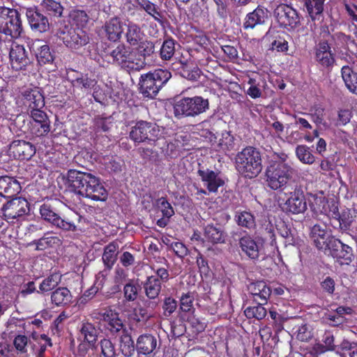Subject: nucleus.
I'll return each mask as SVG.
<instances>
[{
	"instance_id": "obj_47",
	"label": "nucleus",
	"mask_w": 357,
	"mask_h": 357,
	"mask_svg": "<svg viewBox=\"0 0 357 357\" xmlns=\"http://www.w3.org/2000/svg\"><path fill=\"white\" fill-rule=\"evenodd\" d=\"M96 84V82L94 79L89 78L86 75H81L72 80V84L74 87L86 91L92 89Z\"/></svg>"
},
{
	"instance_id": "obj_41",
	"label": "nucleus",
	"mask_w": 357,
	"mask_h": 357,
	"mask_svg": "<svg viewBox=\"0 0 357 357\" xmlns=\"http://www.w3.org/2000/svg\"><path fill=\"white\" fill-rule=\"evenodd\" d=\"M136 348L131 336L127 333V331L121 335L120 337V350L125 356H131Z\"/></svg>"
},
{
	"instance_id": "obj_31",
	"label": "nucleus",
	"mask_w": 357,
	"mask_h": 357,
	"mask_svg": "<svg viewBox=\"0 0 357 357\" xmlns=\"http://www.w3.org/2000/svg\"><path fill=\"white\" fill-rule=\"evenodd\" d=\"M204 236L212 243H223L227 235L221 226L208 225L204 228Z\"/></svg>"
},
{
	"instance_id": "obj_28",
	"label": "nucleus",
	"mask_w": 357,
	"mask_h": 357,
	"mask_svg": "<svg viewBox=\"0 0 357 357\" xmlns=\"http://www.w3.org/2000/svg\"><path fill=\"white\" fill-rule=\"evenodd\" d=\"M24 103L33 109H40L45 105L43 94L38 88L28 89L22 92Z\"/></svg>"
},
{
	"instance_id": "obj_1",
	"label": "nucleus",
	"mask_w": 357,
	"mask_h": 357,
	"mask_svg": "<svg viewBox=\"0 0 357 357\" xmlns=\"http://www.w3.org/2000/svg\"><path fill=\"white\" fill-rule=\"evenodd\" d=\"M284 153H274L265 171L266 185L273 190H283L297 175V170L289 162Z\"/></svg>"
},
{
	"instance_id": "obj_20",
	"label": "nucleus",
	"mask_w": 357,
	"mask_h": 357,
	"mask_svg": "<svg viewBox=\"0 0 357 357\" xmlns=\"http://www.w3.org/2000/svg\"><path fill=\"white\" fill-rule=\"evenodd\" d=\"M135 347L138 355L145 356H154L159 349L156 337L149 333L139 335Z\"/></svg>"
},
{
	"instance_id": "obj_45",
	"label": "nucleus",
	"mask_w": 357,
	"mask_h": 357,
	"mask_svg": "<svg viewBox=\"0 0 357 357\" xmlns=\"http://www.w3.org/2000/svg\"><path fill=\"white\" fill-rule=\"evenodd\" d=\"M41 6L50 15L56 17L62 15L63 8L61 3L56 1L43 0Z\"/></svg>"
},
{
	"instance_id": "obj_29",
	"label": "nucleus",
	"mask_w": 357,
	"mask_h": 357,
	"mask_svg": "<svg viewBox=\"0 0 357 357\" xmlns=\"http://www.w3.org/2000/svg\"><path fill=\"white\" fill-rule=\"evenodd\" d=\"M21 190L20 183L10 176L0 177V196L12 197Z\"/></svg>"
},
{
	"instance_id": "obj_55",
	"label": "nucleus",
	"mask_w": 357,
	"mask_h": 357,
	"mask_svg": "<svg viewBox=\"0 0 357 357\" xmlns=\"http://www.w3.org/2000/svg\"><path fill=\"white\" fill-rule=\"evenodd\" d=\"M59 239L54 236H44L40 238L37 243V248L40 250L45 249L47 247L58 244Z\"/></svg>"
},
{
	"instance_id": "obj_8",
	"label": "nucleus",
	"mask_w": 357,
	"mask_h": 357,
	"mask_svg": "<svg viewBox=\"0 0 357 357\" xmlns=\"http://www.w3.org/2000/svg\"><path fill=\"white\" fill-rule=\"evenodd\" d=\"M160 130L154 123L144 121H139L132 127L130 137L135 143L147 142L152 144L159 137Z\"/></svg>"
},
{
	"instance_id": "obj_17",
	"label": "nucleus",
	"mask_w": 357,
	"mask_h": 357,
	"mask_svg": "<svg viewBox=\"0 0 357 357\" xmlns=\"http://www.w3.org/2000/svg\"><path fill=\"white\" fill-rule=\"evenodd\" d=\"M197 174L208 192L215 193L220 187L225 185V179L219 172L206 168L199 169Z\"/></svg>"
},
{
	"instance_id": "obj_19",
	"label": "nucleus",
	"mask_w": 357,
	"mask_h": 357,
	"mask_svg": "<svg viewBox=\"0 0 357 357\" xmlns=\"http://www.w3.org/2000/svg\"><path fill=\"white\" fill-rule=\"evenodd\" d=\"M11 67L15 70H25L31 64L30 59L23 45L13 44L9 52Z\"/></svg>"
},
{
	"instance_id": "obj_26",
	"label": "nucleus",
	"mask_w": 357,
	"mask_h": 357,
	"mask_svg": "<svg viewBox=\"0 0 357 357\" xmlns=\"http://www.w3.org/2000/svg\"><path fill=\"white\" fill-rule=\"evenodd\" d=\"M268 19V10L258 6L245 16L243 22L245 29H254L257 25L263 24Z\"/></svg>"
},
{
	"instance_id": "obj_5",
	"label": "nucleus",
	"mask_w": 357,
	"mask_h": 357,
	"mask_svg": "<svg viewBox=\"0 0 357 357\" xmlns=\"http://www.w3.org/2000/svg\"><path fill=\"white\" fill-rule=\"evenodd\" d=\"M209 109V102L202 96L183 98L174 105V114L176 117H195L206 112Z\"/></svg>"
},
{
	"instance_id": "obj_50",
	"label": "nucleus",
	"mask_w": 357,
	"mask_h": 357,
	"mask_svg": "<svg viewBox=\"0 0 357 357\" xmlns=\"http://www.w3.org/2000/svg\"><path fill=\"white\" fill-rule=\"evenodd\" d=\"M139 286L132 282H130L125 284L123 288V294L125 299L127 301H134L137 298Z\"/></svg>"
},
{
	"instance_id": "obj_22",
	"label": "nucleus",
	"mask_w": 357,
	"mask_h": 357,
	"mask_svg": "<svg viewBox=\"0 0 357 357\" xmlns=\"http://www.w3.org/2000/svg\"><path fill=\"white\" fill-rule=\"evenodd\" d=\"M3 33L11 38H17L23 31L22 21L19 12L15 9L10 8L9 17H7L4 23Z\"/></svg>"
},
{
	"instance_id": "obj_33",
	"label": "nucleus",
	"mask_w": 357,
	"mask_h": 357,
	"mask_svg": "<svg viewBox=\"0 0 357 357\" xmlns=\"http://www.w3.org/2000/svg\"><path fill=\"white\" fill-rule=\"evenodd\" d=\"M138 5L148 15L151 16L155 21L162 23L163 16L158 6L151 2L150 0H136Z\"/></svg>"
},
{
	"instance_id": "obj_40",
	"label": "nucleus",
	"mask_w": 357,
	"mask_h": 357,
	"mask_svg": "<svg viewBox=\"0 0 357 357\" xmlns=\"http://www.w3.org/2000/svg\"><path fill=\"white\" fill-rule=\"evenodd\" d=\"M81 335L84 340L90 344H94L98 338V330L89 322L83 323L80 328Z\"/></svg>"
},
{
	"instance_id": "obj_9",
	"label": "nucleus",
	"mask_w": 357,
	"mask_h": 357,
	"mask_svg": "<svg viewBox=\"0 0 357 357\" xmlns=\"http://www.w3.org/2000/svg\"><path fill=\"white\" fill-rule=\"evenodd\" d=\"M59 38L69 48L79 50L89 43L86 32L80 28L64 26L57 31Z\"/></svg>"
},
{
	"instance_id": "obj_49",
	"label": "nucleus",
	"mask_w": 357,
	"mask_h": 357,
	"mask_svg": "<svg viewBox=\"0 0 357 357\" xmlns=\"http://www.w3.org/2000/svg\"><path fill=\"white\" fill-rule=\"evenodd\" d=\"M70 18L73 22L80 29L84 27L89 22V16L86 13L80 10H73L70 13Z\"/></svg>"
},
{
	"instance_id": "obj_42",
	"label": "nucleus",
	"mask_w": 357,
	"mask_h": 357,
	"mask_svg": "<svg viewBox=\"0 0 357 357\" xmlns=\"http://www.w3.org/2000/svg\"><path fill=\"white\" fill-rule=\"evenodd\" d=\"M119 246L115 243L108 244L104 249L102 261L105 265L111 268L116 260V254Z\"/></svg>"
},
{
	"instance_id": "obj_14",
	"label": "nucleus",
	"mask_w": 357,
	"mask_h": 357,
	"mask_svg": "<svg viewBox=\"0 0 357 357\" xmlns=\"http://www.w3.org/2000/svg\"><path fill=\"white\" fill-rule=\"evenodd\" d=\"M307 208V202L303 191L301 188L296 187L289 194L288 198L284 204L283 210L291 214H301L303 213Z\"/></svg>"
},
{
	"instance_id": "obj_2",
	"label": "nucleus",
	"mask_w": 357,
	"mask_h": 357,
	"mask_svg": "<svg viewBox=\"0 0 357 357\" xmlns=\"http://www.w3.org/2000/svg\"><path fill=\"white\" fill-rule=\"evenodd\" d=\"M68 183L78 195L94 201L104 202L108 193L100 179L91 173L70 169Z\"/></svg>"
},
{
	"instance_id": "obj_13",
	"label": "nucleus",
	"mask_w": 357,
	"mask_h": 357,
	"mask_svg": "<svg viewBox=\"0 0 357 357\" xmlns=\"http://www.w3.org/2000/svg\"><path fill=\"white\" fill-rule=\"evenodd\" d=\"M144 36L137 24L135 23L128 24L125 33L126 42L130 46H139V50L144 56L150 55L153 52V45L151 43L144 41Z\"/></svg>"
},
{
	"instance_id": "obj_63",
	"label": "nucleus",
	"mask_w": 357,
	"mask_h": 357,
	"mask_svg": "<svg viewBox=\"0 0 357 357\" xmlns=\"http://www.w3.org/2000/svg\"><path fill=\"white\" fill-rule=\"evenodd\" d=\"M324 110L321 107H317L314 112L311 114L312 119L317 126L324 125Z\"/></svg>"
},
{
	"instance_id": "obj_44",
	"label": "nucleus",
	"mask_w": 357,
	"mask_h": 357,
	"mask_svg": "<svg viewBox=\"0 0 357 357\" xmlns=\"http://www.w3.org/2000/svg\"><path fill=\"white\" fill-rule=\"evenodd\" d=\"M244 314L248 319L261 320L266 316L267 311L263 306V303H259L257 305L245 308Z\"/></svg>"
},
{
	"instance_id": "obj_59",
	"label": "nucleus",
	"mask_w": 357,
	"mask_h": 357,
	"mask_svg": "<svg viewBox=\"0 0 357 357\" xmlns=\"http://www.w3.org/2000/svg\"><path fill=\"white\" fill-rule=\"evenodd\" d=\"M177 303L174 298L171 297L166 298L162 306L164 315L166 317L169 316L175 311Z\"/></svg>"
},
{
	"instance_id": "obj_54",
	"label": "nucleus",
	"mask_w": 357,
	"mask_h": 357,
	"mask_svg": "<svg viewBox=\"0 0 357 357\" xmlns=\"http://www.w3.org/2000/svg\"><path fill=\"white\" fill-rule=\"evenodd\" d=\"M218 144L222 150L230 151L234 146V137L229 132L222 133Z\"/></svg>"
},
{
	"instance_id": "obj_56",
	"label": "nucleus",
	"mask_w": 357,
	"mask_h": 357,
	"mask_svg": "<svg viewBox=\"0 0 357 357\" xmlns=\"http://www.w3.org/2000/svg\"><path fill=\"white\" fill-rule=\"evenodd\" d=\"M312 337V331L307 325L303 324L298 327L296 334L298 340L303 342H307L310 340Z\"/></svg>"
},
{
	"instance_id": "obj_39",
	"label": "nucleus",
	"mask_w": 357,
	"mask_h": 357,
	"mask_svg": "<svg viewBox=\"0 0 357 357\" xmlns=\"http://www.w3.org/2000/svg\"><path fill=\"white\" fill-rule=\"evenodd\" d=\"M51 299L57 306L64 305L70 303L71 294L67 288L60 287L52 292Z\"/></svg>"
},
{
	"instance_id": "obj_43",
	"label": "nucleus",
	"mask_w": 357,
	"mask_h": 357,
	"mask_svg": "<svg viewBox=\"0 0 357 357\" xmlns=\"http://www.w3.org/2000/svg\"><path fill=\"white\" fill-rule=\"evenodd\" d=\"M295 153L298 160L303 164L312 165L315 161L314 155L306 145H298L296 147Z\"/></svg>"
},
{
	"instance_id": "obj_21",
	"label": "nucleus",
	"mask_w": 357,
	"mask_h": 357,
	"mask_svg": "<svg viewBox=\"0 0 357 357\" xmlns=\"http://www.w3.org/2000/svg\"><path fill=\"white\" fill-rule=\"evenodd\" d=\"M123 23L119 17H113L107 20L101 28L102 34L112 42L119 40L124 31Z\"/></svg>"
},
{
	"instance_id": "obj_7",
	"label": "nucleus",
	"mask_w": 357,
	"mask_h": 357,
	"mask_svg": "<svg viewBox=\"0 0 357 357\" xmlns=\"http://www.w3.org/2000/svg\"><path fill=\"white\" fill-rule=\"evenodd\" d=\"M172 74L167 70L156 69L141 76L140 91L147 98L155 97L161 87L171 78Z\"/></svg>"
},
{
	"instance_id": "obj_24",
	"label": "nucleus",
	"mask_w": 357,
	"mask_h": 357,
	"mask_svg": "<svg viewBox=\"0 0 357 357\" xmlns=\"http://www.w3.org/2000/svg\"><path fill=\"white\" fill-rule=\"evenodd\" d=\"M26 15L32 30L44 33L49 29L50 23L47 17L37 9L29 8L26 10Z\"/></svg>"
},
{
	"instance_id": "obj_18",
	"label": "nucleus",
	"mask_w": 357,
	"mask_h": 357,
	"mask_svg": "<svg viewBox=\"0 0 357 357\" xmlns=\"http://www.w3.org/2000/svg\"><path fill=\"white\" fill-rule=\"evenodd\" d=\"M31 132L37 137L46 135L50 130V122L47 114L40 109L31 111Z\"/></svg>"
},
{
	"instance_id": "obj_25",
	"label": "nucleus",
	"mask_w": 357,
	"mask_h": 357,
	"mask_svg": "<svg viewBox=\"0 0 357 357\" xmlns=\"http://www.w3.org/2000/svg\"><path fill=\"white\" fill-rule=\"evenodd\" d=\"M315 59L324 67L332 66L335 61L331 47L326 41L319 43L315 47Z\"/></svg>"
},
{
	"instance_id": "obj_6",
	"label": "nucleus",
	"mask_w": 357,
	"mask_h": 357,
	"mask_svg": "<svg viewBox=\"0 0 357 357\" xmlns=\"http://www.w3.org/2000/svg\"><path fill=\"white\" fill-rule=\"evenodd\" d=\"M113 62L128 70L139 71L146 65L145 56L141 54L138 56L124 45H119L110 53Z\"/></svg>"
},
{
	"instance_id": "obj_27",
	"label": "nucleus",
	"mask_w": 357,
	"mask_h": 357,
	"mask_svg": "<svg viewBox=\"0 0 357 357\" xmlns=\"http://www.w3.org/2000/svg\"><path fill=\"white\" fill-rule=\"evenodd\" d=\"M31 48L36 53L37 60L40 64L52 63L54 61V53L50 50L49 45L43 43L41 40H35L32 43Z\"/></svg>"
},
{
	"instance_id": "obj_15",
	"label": "nucleus",
	"mask_w": 357,
	"mask_h": 357,
	"mask_svg": "<svg viewBox=\"0 0 357 357\" xmlns=\"http://www.w3.org/2000/svg\"><path fill=\"white\" fill-rule=\"evenodd\" d=\"M327 250L341 264H349L354 258L353 249L337 238L331 239Z\"/></svg>"
},
{
	"instance_id": "obj_34",
	"label": "nucleus",
	"mask_w": 357,
	"mask_h": 357,
	"mask_svg": "<svg viewBox=\"0 0 357 357\" xmlns=\"http://www.w3.org/2000/svg\"><path fill=\"white\" fill-rule=\"evenodd\" d=\"M342 77L350 92L357 94V74L348 66L342 68Z\"/></svg>"
},
{
	"instance_id": "obj_57",
	"label": "nucleus",
	"mask_w": 357,
	"mask_h": 357,
	"mask_svg": "<svg viewBox=\"0 0 357 357\" xmlns=\"http://www.w3.org/2000/svg\"><path fill=\"white\" fill-rule=\"evenodd\" d=\"M352 118L351 112L348 109H340L337 114V120L336 123V126H345L349 123L351 119Z\"/></svg>"
},
{
	"instance_id": "obj_10",
	"label": "nucleus",
	"mask_w": 357,
	"mask_h": 357,
	"mask_svg": "<svg viewBox=\"0 0 357 357\" xmlns=\"http://www.w3.org/2000/svg\"><path fill=\"white\" fill-rule=\"evenodd\" d=\"M1 210L4 220L13 222L29 214V204L25 198L17 197L3 204Z\"/></svg>"
},
{
	"instance_id": "obj_62",
	"label": "nucleus",
	"mask_w": 357,
	"mask_h": 357,
	"mask_svg": "<svg viewBox=\"0 0 357 357\" xmlns=\"http://www.w3.org/2000/svg\"><path fill=\"white\" fill-rule=\"evenodd\" d=\"M111 123L107 119L104 118H97L94 121V127L97 132H107L110 128Z\"/></svg>"
},
{
	"instance_id": "obj_58",
	"label": "nucleus",
	"mask_w": 357,
	"mask_h": 357,
	"mask_svg": "<svg viewBox=\"0 0 357 357\" xmlns=\"http://www.w3.org/2000/svg\"><path fill=\"white\" fill-rule=\"evenodd\" d=\"M13 344L18 351L21 353H26L27 351L26 346L28 344V337L25 335H19L15 337Z\"/></svg>"
},
{
	"instance_id": "obj_16",
	"label": "nucleus",
	"mask_w": 357,
	"mask_h": 357,
	"mask_svg": "<svg viewBox=\"0 0 357 357\" xmlns=\"http://www.w3.org/2000/svg\"><path fill=\"white\" fill-rule=\"evenodd\" d=\"M8 153L15 159L29 160L36 153V147L29 142L17 139L10 144Z\"/></svg>"
},
{
	"instance_id": "obj_32",
	"label": "nucleus",
	"mask_w": 357,
	"mask_h": 357,
	"mask_svg": "<svg viewBox=\"0 0 357 357\" xmlns=\"http://www.w3.org/2000/svg\"><path fill=\"white\" fill-rule=\"evenodd\" d=\"M248 289L254 296L259 298L264 303H266L269 298L271 290L264 281H259L250 284Z\"/></svg>"
},
{
	"instance_id": "obj_12",
	"label": "nucleus",
	"mask_w": 357,
	"mask_h": 357,
	"mask_svg": "<svg viewBox=\"0 0 357 357\" xmlns=\"http://www.w3.org/2000/svg\"><path fill=\"white\" fill-rule=\"evenodd\" d=\"M92 318L102 322L104 327L111 335L122 334L126 331L119 314L112 310H105L104 312H94L92 314Z\"/></svg>"
},
{
	"instance_id": "obj_64",
	"label": "nucleus",
	"mask_w": 357,
	"mask_h": 357,
	"mask_svg": "<svg viewBox=\"0 0 357 357\" xmlns=\"http://www.w3.org/2000/svg\"><path fill=\"white\" fill-rule=\"evenodd\" d=\"M325 319L329 321L328 324L330 325L333 326L341 324L344 321L342 316L337 315L335 313L326 314Z\"/></svg>"
},
{
	"instance_id": "obj_11",
	"label": "nucleus",
	"mask_w": 357,
	"mask_h": 357,
	"mask_svg": "<svg viewBox=\"0 0 357 357\" xmlns=\"http://www.w3.org/2000/svg\"><path fill=\"white\" fill-rule=\"evenodd\" d=\"M273 15L280 27L294 29L300 24V17L296 9L288 4L280 3L273 11Z\"/></svg>"
},
{
	"instance_id": "obj_51",
	"label": "nucleus",
	"mask_w": 357,
	"mask_h": 357,
	"mask_svg": "<svg viewBox=\"0 0 357 357\" xmlns=\"http://www.w3.org/2000/svg\"><path fill=\"white\" fill-rule=\"evenodd\" d=\"M156 204L165 218H169L174 215V211L173 207L165 197L159 198L156 202Z\"/></svg>"
},
{
	"instance_id": "obj_4",
	"label": "nucleus",
	"mask_w": 357,
	"mask_h": 357,
	"mask_svg": "<svg viewBox=\"0 0 357 357\" xmlns=\"http://www.w3.org/2000/svg\"><path fill=\"white\" fill-rule=\"evenodd\" d=\"M40 215L41 218L56 227L65 231H75L77 230V222L81 220V216L72 212L68 215L60 216L54 208L48 204H43L40 206Z\"/></svg>"
},
{
	"instance_id": "obj_35",
	"label": "nucleus",
	"mask_w": 357,
	"mask_h": 357,
	"mask_svg": "<svg viewBox=\"0 0 357 357\" xmlns=\"http://www.w3.org/2000/svg\"><path fill=\"white\" fill-rule=\"evenodd\" d=\"M333 213L338 216L337 220L342 229H347L350 227L356 216L357 211L355 208L348 209L342 213L341 215L338 214V208L335 207Z\"/></svg>"
},
{
	"instance_id": "obj_38",
	"label": "nucleus",
	"mask_w": 357,
	"mask_h": 357,
	"mask_svg": "<svg viewBox=\"0 0 357 357\" xmlns=\"http://www.w3.org/2000/svg\"><path fill=\"white\" fill-rule=\"evenodd\" d=\"M326 0H307L305 7L312 20L319 19L324 10V4Z\"/></svg>"
},
{
	"instance_id": "obj_23",
	"label": "nucleus",
	"mask_w": 357,
	"mask_h": 357,
	"mask_svg": "<svg viewBox=\"0 0 357 357\" xmlns=\"http://www.w3.org/2000/svg\"><path fill=\"white\" fill-rule=\"evenodd\" d=\"M311 238L319 250H327L329 241L335 238L327 231L326 225H314L311 229Z\"/></svg>"
},
{
	"instance_id": "obj_52",
	"label": "nucleus",
	"mask_w": 357,
	"mask_h": 357,
	"mask_svg": "<svg viewBox=\"0 0 357 357\" xmlns=\"http://www.w3.org/2000/svg\"><path fill=\"white\" fill-rule=\"evenodd\" d=\"M180 307L183 312H190L193 308L194 294L191 292L183 294L181 297Z\"/></svg>"
},
{
	"instance_id": "obj_61",
	"label": "nucleus",
	"mask_w": 357,
	"mask_h": 357,
	"mask_svg": "<svg viewBox=\"0 0 357 357\" xmlns=\"http://www.w3.org/2000/svg\"><path fill=\"white\" fill-rule=\"evenodd\" d=\"M171 248L174 253L180 258H183L188 255V248L181 242H174L171 244Z\"/></svg>"
},
{
	"instance_id": "obj_3",
	"label": "nucleus",
	"mask_w": 357,
	"mask_h": 357,
	"mask_svg": "<svg viewBox=\"0 0 357 357\" xmlns=\"http://www.w3.org/2000/svg\"><path fill=\"white\" fill-rule=\"evenodd\" d=\"M260 152L252 146H247L238 152L235 158L237 172L243 177L252 178L257 176L262 169Z\"/></svg>"
},
{
	"instance_id": "obj_36",
	"label": "nucleus",
	"mask_w": 357,
	"mask_h": 357,
	"mask_svg": "<svg viewBox=\"0 0 357 357\" xmlns=\"http://www.w3.org/2000/svg\"><path fill=\"white\" fill-rule=\"evenodd\" d=\"M144 287L146 296L151 299L157 298L161 290L160 282L155 276L149 277Z\"/></svg>"
},
{
	"instance_id": "obj_46",
	"label": "nucleus",
	"mask_w": 357,
	"mask_h": 357,
	"mask_svg": "<svg viewBox=\"0 0 357 357\" xmlns=\"http://www.w3.org/2000/svg\"><path fill=\"white\" fill-rule=\"evenodd\" d=\"M61 282V276L59 274L54 273L48 276L43 280L39 286L40 291L37 292H46L55 288Z\"/></svg>"
},
{
	"instance_id": "obj_60",
	"label": "nucleus",
	"mask_w": 357,
	"mask_h": 357,
	"mask_svg": "<svg viewBox=\"0 0 357 357\" xmlns=\"http://www.w3.org/2000/svg\"><path fill=\"white\" fill-rule=\"evenodd\" d=\"M321 287L324 292L328 295H333L335 289V281L333 278L327 276L321 282Z\"/></svg>"
},
{
	"instance_id": "obj_53",
	"label": "nucleus",
	"mask_w": 357,
	"mask_h": 357,
	"mask_svg": "<svg viewBox=\"0 0 357 357\" xmlns=\"http://www.w3.org/2000/svg\"><path fill=\"white\" fill-rule=\"evenodd\" d=\"M101 347V354L105 357H114L115 355V348L112 342L109 339H103L100 342Z\"/></svg>"
},
{
	"instance_id": "obj_37",
	"label": "nucleus",
	"mask_w": 357,
	"mask_h": 357,
	"mask_svg": "<svg viewBox=\"0 0 357 357\" xmlns=\"http://www.w3.org/2000/svg\"><path fill=\"white\" fill-rule=\"evenodd\" d=\"M235 220L237 224L243 227L252 229L255 227V218L249 211H238L235 214Z\"/></svg>"
},
{
	"instance_id": "obj_48",
	"label": "nucleus",
	"mask_w": 357,
	"mask_h": 357,
	"mask_svg": "<svg viewBox=\"0 0 357 357\" xmlns=\"http://www.w3.org/2000/svg\"><path fill=\"white\" fill-rule=\"evenodd\" d=\"M175 52V43L173 39L165 40L160 48V56L163 60H169Z\"/></svg>"
},
{
	"instance_id": "obj_30",
	"label": "nucleus",
	"mask_w": 357,
	"mask_h": 357,
	"mask_svg": "<svg viewBox=\"0 0 357 357\" xmlns=\"http://www.w3.org/2000/svg\"><path fill=\"white\" fill-rule=\"evenodd\" d=\"M242 251L250 259H257L259 254V245L250 236L245 235L239 239Z\"/></svg>"
}]
</instances>
